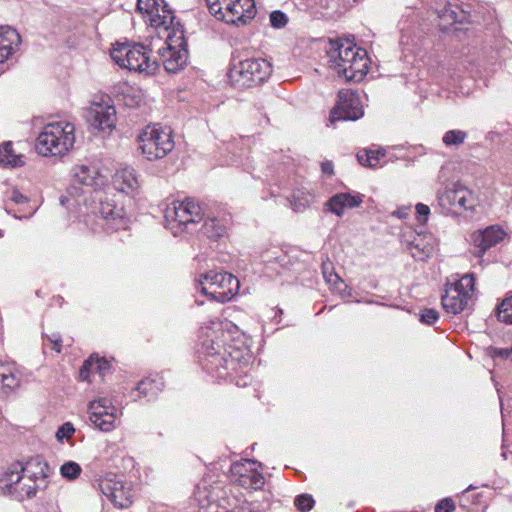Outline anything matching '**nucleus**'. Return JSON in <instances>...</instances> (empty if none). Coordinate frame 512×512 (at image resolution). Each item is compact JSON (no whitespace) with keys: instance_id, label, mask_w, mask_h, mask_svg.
Listing matches in <instances>:
<instances>
[{"instance_id":"1","label":"nucleus","mask_w":512,"mask_h":512,"mask_svg":"<svg viewBox=\"0 0 512 512\" xmlns=\"http://www.w3.org/2000/svg\"><path fill=\"white\" fill-rule=\"evenodd\" d=\"M232 328L236 327L231 322L219 319L209 320L200 328L201 353L206 357L205 367L210 371H216L221 378L230 371L237 372L249 361L246 348L227 344L231 338Z\"/></svg>"},{"instance_id":"2","label":"nucleus","mask_w":512,"mask_h":512,"mask_svg":"<svg viewBox=\"0 0 512 512\" xmlns=\"http://www.w3.org/2000/svg\"><path fill=\"white\" fill-rule=\"evenodd\" d=\"M75 126L69 122H56L45 126L36 139L35 149L38 154L49 156H62L66 154L75 143Z\"/></svg>"},{"instance_id":"3","label":"nucleus","mask_w":512,"mask_h":512,"mask_svg":"<svg viewBox=\"0 0 512 512\" xmlns=\"http://www.w3.org/2000/svg\"><path fill=\"white\" fill-rule=\"evenodd\" d=\"M272 73V65L263 58L239 60L233 58L228 77L237 88H251L264 83Z\"/></svg>"},{"instance_id":"4","label":"nucleus","mask_w":512,"mask_h":512,"mask_svg":"<svg viewBox=\"0 0 512 512\" xmlns=\"http://www.w3.org/2000/svg\"><path fill=\"white\" fill-rule=\"evenodd\" d=\"M111 58L120 67L147 75H154L160 67L157 60L150 59L147 48L140 43H118L111 52Z\"/></svg>"},{"instance_id":"5","label":"nucleus","mask_w":512,"mask_h":512,"mask_svg":"<svg viewBox=\"0 0 512 512\" xmlns=\"http://www.w3.org/2000/svg\"><path fill=\"white\" fill-rule=\"evenodd\" d=\"M217 20L237 26L245 25L256 15L254 0H205Z\"/></svg>"},{"instance_id":"6","label":"nucleus","mask_w":512,"mask_h":512,"mask_svg":"<svg viewBox=\"0 0 512 512\" xmlns=\"http://www.w3.org/2000/svg\"><path fill=\"white\" fill-rule=\"evenodd\" d=\"M142 154L147 160H157L165 157L175 146L170 128H162L159 124L148 125L137 137Z\"/></svg>"},{"instance_id":"7","label":"nucleus","mask_w":512,"mask_h":512,"mask_svg":"<svg viewBox=\"0 0 512 512\" xmlns=\"http://www.w3.org/2000/svg\"><path fill=\"white\" fill-rule=\"evenodd\" d=\"M475 279L472 273L462 275L459 279L451 277L445 284L442 307L449 314L464 311L474 295Z\"/></svg>"},{"instance_id":"8","label":"nucleus","mask_w":512,"mask_h":512,"mask_svg":"<svg viewBox=\"0 0 512 512\" xmlns=\"http://www.w3.org/2000/svg\"><path fill=\"white\" fill-rule=\"evenodd\" d=\"M200 291L210 299L225 303L233 299L240 288L239 280L229 273L209 271L199 279Z\"/></svg>"},{"instance_id":"9","label":"nucleus","mask_w":512,"mask_h":512,"mask_svg":"<svg viewBox=\"0 0 512 512\" xmlns=\"http://www.w3.org/2000/svg\"><path fill=\"white\" fill-rule=\"evenodd\" d=\"M92 214L93 217L89 216L87 222L94 232L103 230L113 233L127 227L128 219L124 208L118 207L112 200H100Z\"/></svg>"},{"instance_id":"10","label":"nucleus","mask_w":512,"mask_h":512,"mask_svg":"<svg viewBox=\"0 0 512 512\" xmlns=\"http://www.w3.org/2000/svg\"><path fill=\"white\" fill-rule=\"evenodd\" d=\"M95 486L115 508L127 509L133 503L134 491L131 482L113 473H107L95 480Z\"/></svg>"},{"instance_id":"11","label":"nucleus","mask_w":512,"mask_h":512,"mask_svg":"<svg viewBox=\"0 0 512 512\" xmlns=\"http://www.w3.org/2000/svg\"><path fill=\"white\" fill-rule=\"evenodd\" d=\"M204 215V210L198 202L186 198L182 202H172L171 206L166 208L164 218L172 228L177 227L192 233V226L204 220Z\"/></svg>"},{"instance_id":"12","label":"nucleus","mask_w":512,"mask_h":512,"mask_svg":"<svg viewBox=\"0 0 512 512\" xmlns=\"http://www.w3.org/2000/svg\"><path fill=\"white\" fill-rule=\"evenodd\" d=\"M364 116V110L359 94L353 90H340L337 100L330 111L329 122L356 121Z\"/></svg>"},{"instance_id":"13","label":"nucleus","mask_w":512,"mask_h":512,"mask_svg":"<svg viewBox=\"0 0 512 512\" xmlns=\"http://www.w3.org/2000/svg\"><path fill=\"white\" fill-rule=\"evenodd\" d=\"M89 419L102 432H111L117 428L121 411L107 397H99L88 405Z\"/></svg>"},{"instance_id":"14","label":"nucleus","mask_w":512,"mask_h":512,"mask_svg":"<svg viewBox=\"0 0 512 512\" xmlns=\"http://www.w3.org/2000/svg\"><path fill=\"white\" fill-rule=\"evenodd\" d=\"M20 485L24 486L23 500L36 496L38 491L48 487V465L40 460H30L23 464V477Z\"/></svg>"},{"instance_id":"15","label":"nucleus","mask_w":512,"mask_h":512,"mask_svg":"<svg viewBox=\"0 0 512 512\" xmlns=\"http://www.w3.org/2000/svg\"><path fill=\"white\" fill-rule=\"evenodd\" d=\"M261 464L254 460H241L231 465V480L245 489H260L264 485V477L259 471Z\"/></svg>"},{"instance_id":"16","label":"nucleus","mask_w":512,"mask_h":512,"mask_svg":"<svg viewBox=\"0 0 512 512\" xmlns=\"http://www.w3.org/2000/svg\"><path fill=\"white\" fill-rule=\"evenodd\" d=\"M437 199L439 205L448 211L454 208L469 210L474 206L472 192L458 183H453L446 186L443 191H438Z\"/></svg>"},{"instance_id":"17","label":"nucleus","mask_w":512,"mask_h":512,"mask_svg":"<svg viewBox=\"0 0 512 512\" xmlns=\"http://www.w3.org/2000/svg\"><path fill=\"white\" fill-rule=\"evenodd\" d=\"M93 131L111 132L116 127V109L113 105L93 104L85 115Z\"/></svg>"},{"instance_id":"18","label":"nucleus","mask_w":512,"mask_h":512,"mask_svg":"<svg viewBox=\"0 0 512 512\" xmlns=\"http://www.w3.org/2000/svg\"><path fill=\"white\" fill-rule=\"evenodd\" d=\"M21 477H23V463L15 462L9 465L0 475V492L17 501H23L25 485H20Z\"/></svg>"},{"instance_id":"19","label":"nucleus","mask_w":512,"mask_h":512,"mask_svg":"<svg viewBox=\"0 0 512 512\" xmlns=\"http://www.w3.org/2000/svg\"><path fill=\"white\" fill-rule=\"evenodd\" d=\"M168 39L171 41V43L167 44L165 52L161 54V56L164 58L163 66L167 73L176 74L187 64V42L184 38L183 31H181V35L177 40L179 41L177 44L178 50H176L175 46L172 45L174 41L170 35L168 36Z\"/></svg>"},{"instance_id":"20","label":"nucleus","mask_w":512,"mask_h":512,"mask_svg":"<svg viewBox=\"0 0 512 512\" xmlns=\"http://www.w3.org/2000/svg\"><path fill=\"white\" fill-rule=\"evenodd\" d=\"M329 49L327 51L331 67L338 72V68H347L356 55L361 51V48L348 41L342 39L330 40Z\"/></svg>"},{"instance_id":"21","label":"nucleus","mask_w":512,"mask_h":512,"mask_svg":"<svg viewBox=\"0 0 512 512\" xmlns=\"http://www.w3.org/2000/svg\"><path fill=\"white\" fill-rule=\"evenodd\" d=\"M200 232L209 240L211 252L217 254H230L227 250L226 227L220 220L207 217L200 228Z\"/></svg>"},{"instance_id":"22","label":"nucleus","mask_w":512,"mask_h":512,"mask_svg":"<svg viewBox=\"0 0 512 512\" xmlns=\"http://www.w3.org/2000/svg\"><path fill=\"white\" fill-rule=\"evenodd\" d=\"M506 236L505 231L498 225H492L485 229L478 230L471 235L474 246L485 253L488 249L502 242Z\"/></svg>"},{"instance_id":"23","label":"nucleus","mask_w":512,"mask_h":512,"mask_svg":"<svg viewBox=\"0 0 512 512\" xmlns=\"http://www.w3.org/2000/svg\"><path fill=\"white\" fill-rule=\"evenodd\" d=\"M368 72V57L364 49L350 61L347 68H338V74L345 77L348 81L359 82Z\"/></svg>"},{"instance_id":"24","label":"nucleus","mask_w":512,"mask_h":512,"mask_svg":"<svg viewBox=\"0 0 512 512\" xmlns=\"http://www.w3.org/2000/svg\"><path fill=\"white\" fill-rule=\"evenodd\" d=\"M363 197L364 195L360 193L355 195L349 192L337 193L330 197L325 205L332 213L342 216L345 208L358 207L363 202Z\"/></svg>"},{"instance_id":"25","label":"nucleus","mask_w":512,"mask_h":512,"mask_svg":"<svg viewBox=\"0 0 512 512\" xmlns=\"http://www.w3.org/2000/svg\"><path fill=\"white\" fill-rule=\"evenodd\" d=\"M21 36L10 26H0V63H4L19 47Z\"/></svg>"},{"instance_id":"26","label":"nucleus","mask_w":512,"mask_h":512,"mask_svg":"<svg viewBox=\"0 0 512 512\" xmlns=\"http://www.w3.org/2000/svg\"><path fill=\"white\" fill-rule=\"evenodd\" d=\"M21 383L20 374L15 363L0 364V392L9 395L19 388Z\"/></svg>"},{"instance_id":"27","label":"nucleus","mask_w":512,"mask_h":512,"mask_svg":"<svg viewBox=\"0 0 512 512\" xmlns=\"http://www.w3.org/2000/svg\"><path fill=\"white\" fill-rule=\"evenodd\" d=\"M109 362L103 358L91 356L87 359L79 372V377L82 381L93 382L95 377H103L105 372L109 370Z\"/></svg>"},{"instance_id":"28","label":"nucleus","mask_w":512,"mask_h":512,"mask_svg":"<svg viewBox=\"0 0 512 512\" xmlns=\"http://www.w3.org/2000/svg\"><path fill=\"white\" fill-rule=\"evenodd\" d=\"M114 184L117 190L126 194L136 190L139 187V183L135 170L131 167L122 169L116 174Z\"/></svg>"},{"instance_id":"29","label":"nucleus","mask_w":512,"mask_h":512,"mask_svg":"<svg viewBox=\"0 0 512 512\" xmlns=\"http://www.w3.org/2000/svg\"><path fill=\"white\" fill-rule=\"evenodd\" d=\"M96 175L97 171L95 168L86 165L75 166L73 169V185L70 189L77 190L76 184L92 187L95 184Z\"/></svg>"},{"instance_id":"30","label":"nucleus","mask_w":512,"mask_h":512,"mask_svg":"<svg viewBox=\"0 0 512 512\" xmlns=\"http://www.w3.org/2000/svg\"><path fill=\"white\" fill-rule=\"evenodd\" d=\"M194 499L200 508H208L215 500V489L210 485L209 481L202 479L195 487Z\"/></svg>"},{"instance_id":"31","label":"nucleus","mask_w":512,"mask_h":512,"mask_svg":"<svg viewBox=\"0 0 512 512\" xmlns=\"http://www.w3.org/2000/svg\"><path fill=\"white\" fill-rule=\"evenodd\" d=\"M12 146L11 141L0 144V166L16 168L24 165L23 156L15 154Z\"/></svg>"},{"instance_id":"32","label":"nucleus","mask_w":512,"mask_h":512,"mask_svg":"<svg viewBox=\"0 0 512 512\" xmlns=\"http://www.w3.org/2000/svg\"><path fill=\"white\" fill-rule=\"evenodd\" d=\"M438 17L441 21L446 22L447 24L454 23H463L467 15L458 6L448 4L445 5L441 10L438 11Z\"/></svg>"},{"instance_id":"33","label":"nucleus","mask_w":512,"mask_h":512,"mask_svg":"<svg viewBox=\"0 0 512 512\" xmlns=\"http://www.w3.org/2000/svg\"><path fill=\"white\" fill-rule=\"evenodd\" d=\"M175 15L166 1L163 2L160 9V19L153 21L152 26L164 27L166 30L174 29Z\"/></svg>"},{"instance_id":"34","label":"nucleus","mask_w":512,"mask_h":512,"mask_svg":"<svg viewBox=\"0 0 512 512\" xmlns=\"http://www.w3.org/2000/svg\"><path fill=\"white\" fill-rule=\"evenodd\" d=\"M82 472L81 466L74 461H67L60 467V474L67 480L77 479Z\"/></svg>"},{"instance_id":"35","label":"nucleus","mask_w":512,"mask_h":512,"mask_svg":"<svg viewBox=\"0 0 512 512\" xmlns=\"http://www.w3.org/2000/svg\"><path fill=\"white\" fill-rule=\"evenodd\" d=\"M497 316L501 322L512 324V297L504 299L497 308Z\"/></svg>"},{"instance_id":"36","label":"nucleus","mask_w":512,"mask_h":512,"mask_svg":"<svg viewBox=\"0 0 512 512\" xmlns=\"http://www.w3.org/2000/svg\"><path fill=\"white\" fill-rule=\"evenodd\" d=\"M467 137V133L462 130H449L447 131L442 141L446 146H457L462 144Z\"/></svg>"},{"instance_id":"37","label":"nucleus","mask_w":512,"mask_h":512,"mask_svg":"<svg viewBox=\"0 0 512 512\" xmlns=\"http://www.w3.org/2000/svg\"><path fill=\"white\" fill-rule=\"evenodd\" d=\"M123 102L125 106L129 108H135L142 102V95L140 90H136L132 87H128L123 92Z\"/></svg>"},{"instance_id":"38","label":"nucleus","mask_w":512,"mask_h":512,"mask_svg":"<svg viewBox=\"0 0 512 512\" xmlns=\"http://www.w3.org/2000/svg\"><path fill=\"white\" fill-rule=\"evenodd\" d=\"M158 390L159 387L156 381L152 379L142 380L137 386V391H139V393L145 397H152L156 395Z\"/></svg>"},{"instance_id":"39","label":"nucleus","mask_w":512,"mask_h":512,"mask_svg":"<svg viewBox=\"0 0 512 512\" xmlns=\"http://www.w3.org/2000/svg\"><path fill=\"white\" fill-rule=\"evenodd\" d=\"M294 504L300 511L306 512L312 509L314 499L311 495L302 494L295 498Z\"/></svg>"},{"instance_id":"40","label":"nucleus","mask_w":512,"mask_h":512,"mask_svg":"<svg viewBox=\"0 0 512 512\" xmlns=\"http://www.w3.org/2000/svg\"><path fill=\"white\" fill-rule=\"evenodd\" d=\"M288 23L287 15L280 11L274 10L270 14V24L273 28L280 29L283 28Z\"/></svg>"},{"instance_id":"41","label":"nucleus","mask_w":512,"mask_h":512,"mask_svg":"<svg viewBox=\"0 0 512 512\" xmlns=\"http://www.w3.org/2000/svg\"><path fill=\"white\" fill-rule=\"evenodd\" d=\"M74 433L75 428L73 424L66 422L58 428L56 432V438L59 442H63L64 440H68Z\"/></svg>"},{"instance_id":"42","label":"nucleus","mask_w":512,"mask_h":512,"mask_svg":"<svg viewBox=\"0 0 512 512\" xmlns=\"http://www.w3.org/2000/svg\"><path fill=\"white\" fill-rule=\"evenodd\" d=\"M323 276L326 279L327 283L337 286L339 283H341V278L332 271V267L328 262H324L323 266Z\"/></svg>"},{"instance_id":"43","label":"nucleus","mask_w":512,"mask_h":512,"mask_svg":"<svg viewBox=\"0 0 512 512\" xmlns=\"http://www.w3.org/2000/svg\"><path fill=\"white\" fill-rule=\"evenodd\" d=\"M439 318V313L435 309H424L420 314V321L426 324H433Z\"/></svg>"},{"instance_id":"44","label":"nucleus","mask_w":512,"mask_h":512,"mask_svg":"<svg viewBox=\"0 0 512 512\" xmlns=\"http://www.w3.org/2000/svg\"><path fill=\"white\" fill-rule=\"evenodd\" d=\"M156 0H137V10L153 18V5Z\"/></svg>"},{"instance_id":"45","label":"nucleus","mask_w":512,"mask_h":512,"mask_svg":"<svg viewBox=\"0 0 512 512\" xmlns=\"http://www.w3.org/2000/svg\"><path fill=\"white\" fill-rule=\"evenodd\" d=\"M415 208H416V214H417L418 221L421 224H425L427 222L428 216L430 214L429 206H427L426 204H423V203H418Z\"/></svg>"},{"instance_id":"46","label":"nucleus","mask_w":512,"mask_h":512,"mask_svg":"<svg viewBox=\"0 0 512 512\" xmlns=\"http://www.w3.org/2000/svg\"><path fill=\"white\" fill-rule=\"evenodd\" d=\"M455 509L454 502L450 498L441 500L435 506V512H453Z\"/></svg>"},{"instance_id":"47","label":"nucleus","mask_w":512,"mask_h":512,"mask_svg":"<svg viewBox=\"0 0 512 512\" xmlns=\"http://www.w3.org/2000/svg\"><path fill=\"white\" fill-rule=\"evenodd\" d=\"M356 157H357L359 164H361L362 166H365V167L372 168V164H371L372 156L369 154V149H364V150L359 151L357 153Z\"/></svg>"},{"instance_id":"48","label":"nucleus","mask_w":512,"mask_h":512,"mask_svg":"<svg viewBox=\"0 0 512 512\" xmlns=\"http://www.w3.org/2000/svg\"><path fill=\"white\" fill-rule=\"evenodd\" d=\"M11 200L16 204H24L28 202V198L18 190H13Z\"/></svg>"},{"instance_id":"49","label":"nucleus","mask_w":512,"mask_h":512,"mask_svg":"<svg viewBox=\"0 0 512 512\" xmlns=\"http://www.w3.org/2000/svg\"><path fill=\"white\" fill-rule=\"evenodd\" d=\"M369 154L372 156V158H371L372 167H375L379 163L380 158L385 156V152L380 151V150H369Z\"/></svg>"},{"instance_id":"50","label":"nucleus","mask_w":512,"mask_h":512,"mask_svg":"<svg viewBox=\"0 0 512 512\" xmlns=\"http://www.w3.org/2000/svg\"><path fill=\"white\" fill-rule=\"evenodd\" d=\"M49 342L51 343V348L55 350L57 353L61 352V339L58 335H52L48 337Z\"/></svg>"},{"instance_id":"51","label":"nucleus","mask_w":512,"mask_h":512,"mask_svg":"<svg viewBox=\"0 0 512 512\" xmlns=\"http://www.w3.org/2000/svg\"><path fill=\"white\" fill-rule=\"evenodd\" d=\"M164 1L165 0H156V3L153 5V18H150L151 24L153 21L160 19V9Z\"/></svg>"},{"instance_id":"52","label":"nucleus","mask_w":512,"mask_h":512,"mask_svg":"<svg viewBox=\"0 0 512 512\" xmlns=\"http://www.w3.org/2000/svg\"><path fill=\"white\" fill-rule=\"evenodd\" d=\"M321 171L323 174H326L328 176L333 175L334 173V165L332 161H324L321 163Z\"/></svg>"},{"instance_id":"53","label":"nucleus","mask_w":512,"mask_h":512,"mask_svg":"<svg viewBox=\"0 0 512 512\" xmlns=\"http://www.w3.org/2000/svg\"><path fill=\"white\" fill-rule=\"evenodd\" d=\"M394 214L399 218H405L407 216L406 209H398Z\"/></svg>"},{"instance_id":"54","label":"nucleus","mask_w":512,"mask_h":512,"mask_svg":"<svg viewBox=\"0 0 512 512\" xmlns=\"http://www.w3.org/2000/svg\"><path fill=\"white\" fill-rule=\"evenodd\" d=\"M510 353L511 352H509L508 350H498L496 352V354L501 356V357H508Z\"/></svg>"},{"instance_id":"55","label":"nucleus","mask_w":512,"mask_h":512,"mask_svg":"<svg viewBox=\"0 0 512 512\" xmlns=\"http://www.w3.org/2000/svg\"><path fill=\"white\" fill-rule=\"evenodd\" d=\"M67 201H68V198H67V197H65V196H61V197H60V203H61V205H65Z\"/></svg>"},{"instance_id":"56","label":"nucleus","mask_w":512,"mask_h":512,"mask_svg":"<svg viewBox=\"0 0 512 512\" xmlns=\"http://www.w3.org/2000/svg\"><path fill=\"white\" fill-rule=\"evenodd\" d=\"M294 206H295V209L298 210L299 209V206L297 204V202L294 203Z\"/></svg>"}]
</instances>
